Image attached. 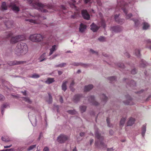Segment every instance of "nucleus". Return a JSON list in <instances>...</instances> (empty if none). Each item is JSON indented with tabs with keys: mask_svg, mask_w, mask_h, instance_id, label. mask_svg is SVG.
<instances>
[{
	"mask_svg": "<svg viewBox=\"0 0 151 151\" xmlns=\"http://www.w3.org/2000/svg\"><path fill=\"white\" fill-rule=\"evenodd\" d=\"M28 4H32L38 6L40 11L45 13H47L49 12L47 9H50L52 7L49 5H47L42 4L38 2V0H27Z\"/></svg>",
	"mask_w": 151,
	"mask_h": 151,
	"instance_id": "1",
	"label": "nucleus"
},
{
	"mask_svg": "<svg viewBox=\"0 0 151 151\" xmlns=\"http://www.w3.org/2000/svg\"><path fill=\"white\" fill-rule=\"evenodd\" d=\"M28 49L26 44L24 43H19L14 50L15 53L17 55L25 54L28 51Z\"/></svg>",
	"mask_w": 151,
	"mask_h": 151,
	"instance_id": "2",
	"label": "nucleus"
},
{
	"mask_svg": "<svg viewBox=\"0 0 151 151\" xmlns=\"http://www.w3.org/2000/svg\"><path fill=\"white\" fill-rule=\"evenodd\" d=\"M95 137L97 138L99 141V142L96 141L95 145L96 146H98L99 142H100V145L103 148H106V145L103 142L104 140V138L103 136H101L100 134L99 133V129H97L95 131Z\"/></svg>",
	"mask_w": 151,
	"mask_h": 151,
	"instance_id": "3",
	"label": "nucleus"
},
{
	"mask_svg": "<svg viewBox=\"0 0 151 151\" xmlns=\"http://www.w3.org/2000/svg\"><path fill=\"white\" fill-rule=\"evenodd\" d=\"M42 39V36L38 34L32 35L29 37V39L33 42H40Z\"/></svg>",
	"mask_w": 151,
	"mask_h": 151,
	"instance_id": "4",
	"label": "nucleus"
},
{
	"mask_svg": "<svg viewBox=\"0 0 151 151\" xmlns=\"http://www.w3.org/2000/svg\"><path fill=\"white\" fill-rule=\"evenodd\" d=\"M68 139V137L63 134H61L58 137L57 140L60 143H64Z\"/></svg>",
	"mask_w": 151,
	"mask_h": 151,
	"instance_id": "5",
	"label": "nucleus"
},
{
	"mask_svg": "<svg viewBox=\"0 0 151 151\" xmlns=\"http://www.w3.org/2000/svg\"><path fill=\"white\" fill-rule=\"evenodd\" d=\"M22 36L21 35H18L15 37H12L10 40V43L12 44H14L22 40V39H21Z\"/></svg>",
	"mask_w": 151,
	"mask_h": 151,
	"instance_id": "6",
	"label": "nucleus"
},
{
	"mask_svg": "<svg viewBox=\"0 0 151 151\" xmlns=\"http://www.w3.org/2000/svg\"><path fill=\"white\" fill-rule=\"evenodd\" d=\"M26 62L25 61H19L15 60L14 61H9L8 62V64L10 65H18L25 63Z\"/></svg>",
	"mask_w": 151,
	"mask_h": 151,
	"instance_id": "7",
	"label": "nucleus"
},
{
	"mask_svg": "<svg viewBox=\"0 0 151 151\" xmlns=\"http://www.w3.org/2000/svg\"><path fill=\"white\" fill-rule=\"evenodd\" d=\"M126 97L127 99V100L125 101H124V103L126 105H132L134 104L132 99L129 95L126 96Z\"/></svg>",
	"mask_w": 151,
	"mask_h": 151,
	"instance_id": "8",
	"label": "nucleus"
},
{
	"mask_svg": "<svg viewBox=\"0 0 151 151\" xmlns=\"http://www.w3.org/2000/svg\"><path fill=\"white\" fill-rule=\"evenodd\" d=\"M81 14L84 19L88 20L90 18V15L88 13L86 10H82L81 11Z\"/></svg>",
	"mask_w": 151,
	"mask_h": 151,
	"instance_id": "9",
	"label": "nucleus"
},
{
	"mask_svg": "<svg viewBox=\"0 0 151 151\" xmlns=\"http://www.w3.org/2000/svg\"><path fill=\"white\" fill-rule=\"evenodd\" d=\"M127 4L124 2L123 0H117V6H119L122 9V7L127 6Z\"/></svg>",
	"mask_w": 151,
	"mask_h": 151,
	"instance_id": "10",
	"label": "nucleus"
},
{
	"mask_svg": "<svg viewBox=\"0 0 151 151\" xmlns=\"http://www.w3.org/2000/svg\"><path fill=\"white\" fill-rule=\"evenodd\" d=\"M88 100L89 102L92 103L93 105L97 106L99 104V103L95 101L94 96H91L89 97Z\"/></svg>",
	"mask_w": 151,
	"mask_h": 151,
	"instance_id": "11",
	"label": "nucleus"
},
{
	"mask_svg": "<svg viewBox=\"0 0 151 151\" xmlns=\"http://www.w3.org/2000/svg\"><path fill=\"white\" fill-rule=\"evenodd\" d=\"M119 14L118 15L116 14L115 15L114 18L115 20L117 23L120 24H122L124 22V20L123 19H119Z\"/></svg>",
	"mask_w": 151,
	"mask_h": 151,
	"instance_id": "12",
	"label": "nucleus"
},
{
	"mask_svg": "<svg viewBox=\"0 0 151 151\" xmlns=\"http://www.w3.org/2000/svg\"><path fill=\"white\" fill-rule=\"evenodd\" d=\"M127 7V6L125 7H122V9L126 14V18L127 19H129L132 16V14L131 13H129L128 14H127V11L126 8Z\"/></svg>",
	"mask_w": 151,
	"mask_h": 151,
	"instance_id": "13",
	"label": "nucleus"
},
{
	"mask_svg": "<svg viewBox=\"0 0 151 151\" xmlns=\"http://www.w3.org/2000/svg\"><path fill=\"white\" fill-rule=\"evenodd\" d=\"M111 30L114 32H117L121 31L122 29L120 26H118L112 27Z\"/></svg>",
	"mask_w": 151,
	"mask_h": 151,
	"instance_id": "14",
	"label": "nucleus"
},
{
	"mask_svg": "<svg viewBox=\"0 0 151 151\" xmlns=\"http://www.w3.org/2000/svg\"><path fill=\"white\" fill-rule=\"evenodd\" d=\"M10 7H12V9L16 12H18L19 11V7L16 6L15 4H14L13 3H11L10 4Z\"/></svg>",
	"mask_w": 151,
	"mask_h": 151,
	"instance_id": "15",
	"label": "nucleus"
},
{
	"mask_svg": "<svg viewBox=\"0 0 151 151\" xmlns=\"http://www.w3.org/2000/svg\"><path fill=\"white\" fill-rule=\"evenodd\" d=\"M86 25L81 23L79 28V32L82 33L84 32L86 29Z\"/></svg>",
	"mask_w": 151,
	"mask_h": 151,
	"instance_id": "16",
	"label": "nucleus"
},
{
	"mask_svg": "<svg viewBox=\"0 0 151 151\" xmlns=\"http://www.w3.org/2000/svg\"><path fill=\"white\" fill-rule=\"evenodd\" d=\"M91 29L93 32L97 31L99 29V27L97 26L94 23H93L91 26Z\"/></svg>",
	"mask_w": 151,
	"mask_h": 151,
	"instance_id": "17",
	"label": "nucleus"
},
{
	"mask_svg": "<svg viewBox=\"0 0 151 151\" xmlns=\"http://www.w3.org/2000/svg\"><path fill=\"white\" fill-rule=\"evenodd\" d=\"M57 49V46L56 45H53L52 48H50L49 50H50V52H49V56H50L51 55L53 52L56 51Z\"/></svg>",
	"mask_w": 151,
	"mask_h": 151,
	"instance_id": "18",
	"label": "nucleus"
},
{
	"mask_svg": "<svg viewBox=\"0 0 151 151\" xmlns=\"http://www.w3.org/2000/svg\"><path fill=\"white\" fill-rule=\"evenodd\" d=\"M70 65H73L74 66H77L78 65H81L84 67H88V65L87 64H83L81 63H78L74 62L70 64Z\"/></svg>",
	"mask_w": 151,
	"mask_h": 151,
	"instance_id": "19",
	"label": "nucleus"
},
{
	"mask_svg": "<svg viewBox=\"0 0 151 151\" xmlns=\"http://www.w3.org/2000/svg\"><path fill=\"white\" fill-rule=\"evenodd\" d=\"M135 120L134 118L131 117L129 118L127 123V126H132Z\"/></svg>",
	"mask_w": 151,
	"mask_h": 151,
	"instance_id": "20",
	"label": "nucleus"
},
{
	"mask_svg": "<svg viewBox=\"0 0 151 151\" xmlns=\"http://www.w3.org/2000/svg\"><path fill=\"white\" fill-rule=\"evenodd\" d=\"M82 95L80 94H77L75 95L73 98V101L74 102L78 101L81 97Z\"/></svg>",
	"mask_w": 151,
	"mask_h": 151,
	"instance_id": "21",
	"label": "nucleus"
},
{
	"mask_svg": "<svg viewBox=\"0 0 151 151\" xmlns=\"http://www.w3.org/2000/svg\"><path fill=\"white\" fill-rule=\"evenodd\" d=\"M93 87V86L92 84H90L87 86H85L84 87V91L85 92L90 91Z\"/></svg>",
	"mask_w": 151,
	"mask_h": 151,
	"instance_id": "22",
	"label": "nucleus"
},
{
	"mask_svg": "<svg viewBox=\"0 0 151 151\" xmlns=\"http://www.w3.org/2000/svg\"><path fill=\"white\" fill-rule=\"evenodd\" d=\"M1 139L2 141L6 142H8L11 141L9 137L7 136H2L1 137Z\"/></svg>",
	"mask_w": 151,
	"mask_h": 151,
	"instance_id": "23",
	"label": "nucleus"
},
{
	"mask_svg": "<svg viewBox=\"0 0 151 151\" xmlns=\"http://www.w3.org/2000/svg\"><path fill=\"white\" fill-rule=\"evenodd\" d=\"M55 80L54 78H48L45 81V83L48 84H50L54 82Z\"/></svg>",
	"mask_w": 151,
	"mask_h": 151,
	"instance_id": "24",
	"label": "nucleus"
},
{
	"mask_svg": "<svg viewBox=\"0 0 151 151\" xmlns=\"http://www.w3.org/2000/svg\"><path fill=\"white\" fill-rule=\"evenodd\" d=\"M68 82L67 81H64L63 83L62 87V89L64 91H65L67 89V86L66 84Z\"/></svg>",
	"mask_w": 151,
	"mask_h": 151,
	"instance_id": "25",
	"label": "nucleus"
},
{
	"mask_svg": "<svg viewBox=\"0 0 151 151\" xmlns=\"http://www.w3.org/2000/svg\"><path fill=\"white\" fill-rule=\"evenodd\" d=\"M45 53H43L39 58V60H40V62H41L45 60L46 58H45Z\"/></svg>",
	"mask_w": 151,
	"mask_h": 151,
	"instance_id": "26",
	"label": "nucleus"
},
{
	"mask_svg": "<svg viewBox=\"0 0 151 151\" xmlns=\"http://www.w3.org/2000/svg\"><path fill=\"white\" fill-rule=\"evenodd\" d=\"M9 106V104H3L1 106V114L2 115H3L4 113V109L7 108V107Z\"/></svg>",
	"mask_w": 151,
	"mask_h": 151,
	"instance_id": "27",
	"label": "nucleus"
},
{
	"mask_svg": "<svg viewBox=\"0 0 151 151\" xmlns=\"http://www.w3.org/2000/svg\"><path fill=\"white\" fill-rule=\"evenodd\" d=\"M26 21H28L29 22L33 23L34 24H38L39 23L37 21V19H35V20L32 19H25Z\"/></svg>",
	"mask_w": 151,
	"mask_h": 151,
	"instance_id": "28",
	"label": "nucleus"
},
{
	"mask_svg": "<svg viewBox=\"0 0 151 151\" xmlns=\"http://www.w3.org/2000/svg\"><path fill=\"white\" fill-rule=\"evenodd\" d=\"M143 24V29H147L150 27V25L146 22H144Z\"/></svg>",
	"mask_w": 151,
	"mask_h": 151,
	"instance_id": "29",
	"label": "nucleus"
},
{
	"mask_svg": "<svg viewBox=\"0 0 151 151\" xmlns=\"http://www.w3.org/2000/svg\"><path fill=\"white\" fill-rule=\"evenodd\" d=\"M100 97L102 99V101L104 102H106L108 98L104 94H102L101 95Z\"/></svg>",
	"mask_w": 151,
	"mask_h": 151,
	"instance_id": "30",
	"label": "nucleus"
},
{
	"mask_svg": "<svg viewBox=\"0 0 151 151\" xmlns=\"http://www.w3.org/2000/svg\"><path fill=\"white\" fill-rule=\"evenodd\" d=\"M146 125H143V126L142 127V135L143 136H144V135H145V134L146 132Z\"/></svg>",
	"mask_w": 151,
	"mask_h": 151,
	"instance_id": "31",
	"label": "nucleus"
},
{
	"mask_svg": "<svg viewBox=\"0 0 151 151\" xmlns=\"http://www.w3.org/2000/svg\"><path fill=\"white\" fill-rule=\"evenodd\" d=\"M86 107L84 106H80V110L81 113H83L86 111Z\"/></svg>",
	"mask_w": 151,
	"mask_h": 151,
	"instance_id": "32",
	"label": "nucleus"
},
{
	"mask_svg": "<svg viewBox=\"0 0 151 151\" xmlns=\"http://www.w3.org/2000/svg\"><path fill=\"white\" fill-rule=\"evenodd\" d=\"M5 24L6 26L8 27H10L9 25L11 26L13 24L12 22H11L9 21H8L7 22H5Z\"/></svg>",
	"mask_w": 151,
	"mask_h": 151,
	"instance_id": "33",
	"label": "nucleus"
},
{
	"mask_svg": "<svg viewBox=\"0 0 151 151\" xmlns=\"http://www.w3.org/2000/svg\"><path fill=\"white\" fill-rule=\"evenodd\" d=\"M126 120V118H122L121 119L120 122V126H123L124 125Z\"/></svg>",
	"mask_w": 151,
	"mask_h": 151,
	"instance_id": "34",
	"label": "nucleus"
},
{
	"mask_svg": "<svg viewBox=\"0 0 151 151\" xmlns=\"http://www.w3.org/2000/svg\"><path fill=\"white\" fill-rule=\"evenodd\" d=\"M1 7L3 9L6 10L7 9V6L5 2H3L2 3Z\"/></svg>",
	"mask_w": 151,
	"mask_h": 151,
	"instance_id": "35",
	"label": "nucleus"
},
{
	"mask_svg": "<svg viewBox=\"0 0 151 151\" xmlns=\"http://www.w3.org/2000/svg\"><path fill=\"white\" fill-rule=\"evenodd\" d=\"M135 53L136 56L139 57L140 56V50L139 49H136L135 50Z\"/></svg>",
	"mask_w": 151,
	"mask_h": 151,
	"instance_id": "36",
	"label": "nucleus"
},
{
	"mask_svg": "<svg viewBox=\"0 0 151 151\" xmlns=\"http://www.w3.org/2000/svg\"><path fill=\"white\" fill-rule=\"evenodd\" d=\"M67 112L69 114L72 115L76 114L77 113L76 111L75 110H69L67 111Z\"/></svg>",
	"mask_w": 151,
	"mask_h": 151,
	"instance_id": "37",
	"label": "nucleus"
},
{
	"mask_svg": "<svg viewBox=\"0 0 151 151\" xmlns=\"http://www.w3.org/2000/svg\"><path fill=\"white\" fill-rule=\"evenodd\" d=\"M34 17L35 18L36 17L37 18H38V20H40V19H46V18L45 17H41L39 14H36L34 16Z\"/></svg>",
	"mask_w": 151,
	"mask_h": 151,
	"instance_id": "38",
	"label": "nucleus"
},
{
	"mask_svg": "<svg viewBox=\"0 0 151 151\" xmlns=\"http://www.w3.org/2000/svg\"><path fill=\"white\" fill-rule=\"evenodd\" d=\"M101 26L102 27L104 28H105L106 27V24L105 21L103 19H101Z\"/></svg>",
	"mask_w": 151,
	"mask_h": 151,
	"instance_id": "39",
	"label": "nucleus"
},
{
	"mask_svg": "<svg viewBox=\"0 0 151 151\" xmlns=\"http://www.w3.org/2000/svg\"><path fill=\"white\" fill-rule=\"evenodd\" d=\"M136 83L135 82L132 80L130 81V83L129 85L130 86L132 87L136 85Z\"/></svg>",
	"mask_w": 151,
	"mask_h": 151,
	"instance_id": "40",
	"label": "nucleus"
},
{
	"mask_svg": "<svg viewBox=\"0 0 151 151\" xmlns=\"http://www.w3.org/2000/svg\"><path fill=\"white\" fill-rule=\"evenodd\" d=\"M48 95L49 96V99L47 101V102L49 104H51L52 103V96L50 93H49Z\"/></svg>",
	"mask_w": 151,
	"mask_h": 151,
	"instance_id": "41",
	"label": "nucleus"
},
{
	"mask_svg": "<svg viewBox=\"0 0 151 151\" xmlns=\"http://www.w3.org/2000/svg\"><path fill=\"white\" fill-rule=\"evenodd\" d=\"M24 100L29 103V104H31L32 103V101L30 100V99L27 97H24Z\"/></svg>",
	"mask_w": 151,
	"mask_h": 151,
	"instance_id": "42",
	"label": "nucleus"
},
{
	"mask_svg": "<svg viewBox=\"0 0 151 151\" xmlns=\"http://www.w3.org/2000/svg\"><path fill=\"white\" fill-rule=\"evenodd\" d=\"M36 145H35L30 146L28 149L27 150L30 151L33 149L34 148L36 147Z\"/></svg>",
	"mask_w": 151,
	"mask_h": 151,
	"instance_id": "43",
	"label": "nucleus"
},
{
	"mask_svg": "<svg viewBox=\"0 0 151 151\" xmlns=\"http://www.w3.org/2000/svg\"><path fill=\"white\" fill-rule=\"evenodd\" d=\"M74 84L75 83L74 82V81L73 80L72 82L70 83V89L72 91H74L73 89L72 88V87L73 86Z\"/></svg>",
	"mask_w": 151,
	"mask_h": 151,
	"instance_id": "44",
	"label": "nucleus"
},
{
	"mask_svg": "<svg viewBox=\"0 0 151 151\" xmlns=\"http://www.w3.org/2000/svg\"><path fill=\"white\" fill-rule=\"evenodd\" d=\"M66 65V63H62L60 64H59L58 65H56V67H63L65 66V65Z\"/></svg>",
	"mask_w": 151,
	"mask_h": 151,
	"instance_id": "45",
	"label": "nucleus"
},
{
	"mask_svg": "<svg viewBox=\"0 0 151 151\" xmlns=\"http://www.w3.org/2000/svg\"><path fill=\"white\" fill-rule=\"evenodd\" d=\"M116 79V78L115 76H112L109 78V80L111 81V83L115 81Z\"/></svg>",
	"mask_w": 151,
	"mask_h": 151,
	"instance_id": "46",
	"label": "nucleus"
},
{
	"mask_svg": "<svg viewBox=\"0 0 151 151\" xmlns=\"http://www.w3.org/2000/svg\"><path fill=\"white\" fill-rule=\"evenodd\" d=\"M40 76L39 75L36 74H33L31 77L34 78H39Z\"/></svg>",
	"mask_w": 151,
	"mask_h": 151,
	"instance_id": "47",
	"label": "nucleus"
},
{
	"mask_svg": "<svg viewBox=\"0 0 151 151\" xmlns=\"http://www.w3.org/2000/svg\"><path fill=\"white\" fill-rule=\"evenodd\" d=\"M118 67L120 68H124L125 66L123 63H119L118 64Z\"/></svg>",
	"mask_w": 151,
	"mask_h": 151,
	"instance_id": "48",
	"label": "nucleus"
},
{
	"mask_svg": "<svg viewBox=\"0 0 151 151\" xmlns=\"http://www.w3.org/2000/svg\"><path fill=\"white\" fill-rule=\"evenodd\" d=\"M141 62L142 63H141V66L142 67H145L146 66V63L145 61L143 60H142Z\"/></svg>",
	"mask_w": 151,
	"mask_h": 151,
	"instance_id": "49",
	"label": "nucleus"
},
{
	"mask_svg": "<svg viewBox=\"0 0 151 151\" xmlns=\"http://www.w3.org/2000/svg\"><path fill=\"white\" fill-rule=\"evenodd\" d=\"M12 35H13V33L12 32H9L8 33L6 38H8L10 37Z\"/></svg>",
	"mask_w": 151,
	"mask_h": 151,
	"instance_id": "50",
	"label": "nucleus"
},
{
	"mask_svg": "<svg viewBox=\"0 0 151 151\" xmlns=\"http://www.w3.org/2000/svg\"><path fill=\"white\" fill-rule=\"evenodd\" d=\"M110 119L108 117H107L106 119V122L108 126L109 127H111V125H110L109 122Z\"/></svg>",
	"mask_w": 151,
	"mask_h": 151,
	"instance_id": "51",
	"label": "nucleus"
},
{
	"mask_svg": "<svg viewBox=\"0 0 151 151\" xmlns=\"http://www.w3.org/2000/svg\"><path fill=\"white\" fill-rule=\"evenodd\" d=\"M135 23V25L136 27H137L139 24V21L138 20H134Z\"/></svg>",
	"mask_w": 151,
	"mask_h": 151,
	"instance_id": "52",
	"label": "nucleus"
},
{
	"mask_svg": "<svg viewBox=\"0 0 151 151\" xmlns=\"http://www.w3.org/2000/svg\"><path fill=\"white\" fill-rule=\"evenodd\" d=\"M98 40L101 41H103L105 40V38L104 37L101 36L99 38Z\"/></svg>",
	"mask_w": 151,
	"mask_h": 151,
	"instance_id": "53",
	"label": "nucleus"
},
{
	"mask_svg": "<svg viewBox=\"0 0 151 151\" xmlns=\"http://www.w3.org/2000/svg\"><path fill=\"white\" fill-rule=\"evenodd\" d=\"M136 73V70L135 68L132 70L131 71V73L132 74H135Z\"/></svg>",
	"mask_w": 151,
	"mask_h": 151,
	"instance_id": "54",
	"label": "nucleus"
},
{
	"mask_svg": "<svg viewBox=\"0 0 151 151\" xmlns=\"http://www.w3.org/2000/svg\"><path fill=\"white\" fill-rule=\"evenodd\" d=\"M4 99V97L3 95L0 94V101H3Z\"/></svg>",
	"mask_w": 151,
	"mask_h": 151,
	"instance_id": "55",
	"label": "nucleus"
},
{
	"mask_svg": "<svg viewBox=\"0 0 151 151\" xmlns=\"http://www.w3.org/2000/svg\"><path fill=\"white\" fill-rule=\"evenodd\" d=\"M13 149L11 148L8 149L4 150H0V151H13Z\"/></svg>",
	"mask_w": 151,
	"mask_h": 151,
	"instance_id": "56",
	"label": "nucleus"
},
{
	"mask_svg": "<svg viewBox=\"0 0 151 151\" xmlns=\"http://www.w3.org/2000/svg\"><path fill=\"white\" fill-rule=\"evenodd\" d=\"M43 151H49V149L47 147H45L43 150Z\"/></svg>",
	"mask_w": 151,
	"mask_h": 151,
	"instance_id": "57",
	"label": "nucleus"
},
{
	"mask_svg": "<svg viewBox=\"0 0 151 151\" xmlns=\"http://www.w3.org/2000/svg\"><path fill=\"white\" fill-rule=\"evenodd\" d=\"M59 100L60 102L61 103H62L63 102V99L62 97L61 96H60Z\"/></svg>",
	"mask_w": 151,
	"mask_h": 151,
	"instance_id": "58",
	"label": "nucleus"
},
{
	"mask_svg": "<svg viewBox=\"0 0 151 151\" xmlns=\"http://www.w3.org/2000/svg\"><path fill=\"white\" fill-rule=\"evenodd\" d=\"M12 146V145H11L9 146H4V148H9Z\"/></svg>",
	"mask_w": 151,
	"mask_h": 151,
	"instance_id": "59",
	"label": "nucleus"
},
{
	"mask_svg": "<svg viewBox=\"0 0 151 151\" xmlns=\"http://www.w3.org/2000/svg\"><path fill=\"white\" fill-rule=\"evenodd\" d=\"M61 8L63 10H65L66 9L65 7L63 5L61 6Z\"/></svg>",
	"mask_w": 151,
	"mask_h": 151,
	"instance_id": "60",
	"label": "nucleus"
},
{
	"mask_svg": "<svg viewBox=\"0 0 151 151\" xmlns=\"http://www.w3.org/2000/svg\"><path fill=\"white\" fill-rule=\"evenodd\" d=\"M84 134H85V133H84V132H81L80 134V136H81L83 137V136L84 135Z\"/></svg>",
	"mask_w": 151,
	"mask_h": 151,
	"instance_id": "61",
	"label": "nucleus"
},
{
	"mask_svg": "<svg viewBox=\"0 0 151 151\" xmlns=\"http://www.w3.org/2000/svg\"><path fill=\"white\" fill-rule=\"evenodd\" d=\"M109 132L110 134L111 135H112L114 133V132L112 130H109Z\"/></svg>",
	"mask_w": 151,
	"mask_h": 151,
	"instance_id": "62",
	"label": "nucleus"
},
{
	"mask_svg": "<svg viewBox=\"0 0 151 151\" xmlns=\"http://www.w3.org/2000/svg\"><path fill=\"white\" fill-rule=\"evenodd\" d=\"M90 50V52L93 53H96V52H95L94 50H93L92 49H91Z\"/></svg>",
	"mask_w": 151,
	"mask_h": 151,
	"instance_id": "63",
	"label": "nucleus"
},
{
	"mask_svg": "<svg viewBox=\"0 0 151 151\" xmlns=\"http://www.w3.org/2000/svg\"><path fill=\"white\" fill-rule=\"evenodd\" d=\"M93 142V139H91L90 140V145H91V144Z\"/></svg>",
	"mask_w": 151,
	"mask_h": 151,
	"instance_id": "64",
	"label": "nucleus"
}]
</instances>
